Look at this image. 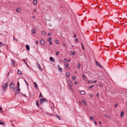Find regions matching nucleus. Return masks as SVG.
Returning <instances> with one entry per match:
<instances>
[{"label":"nucleus","instance_id":"obj_1","mask_svg":"<svg viewBox=\"0 0 127 127\" xmlns=\"http://www.w3.org/2000/svg\"><path fill=\"white\" fill-rule=\"evenodd\" d=\"M10 88L11 91L13 92L15 94L16 93V88L15 87L14 84L13 83H11L10 85Z\"/></svg>","mask_w":127,"mask_h":127},{"label":"nucleus","instance_id":"obj_2","mask_svg":"<svg viewBox=\"0 0 127 127\" xmlns=\"http://www.w3.org/2000/svg\"><path fill=\"white\" fill-rule=\"evenodd\" d=\"M20 87V85L19 83V81H18L17 82V91L16 92V94H18L20 92V89L19 88Z\"/></svg>","mask_w":127,"mask_h":127},{"label":"nucleus","instance_id":"obj_3","mask_svg":"<svg viewBox=\"0 0 127 127\" xmlns=\"http://www.w3.org/2000/svg\"><path fill=\"white\" fill-rule=\"evenodd\" d=\"M8 86V83L3 84H2V88L5 91H6V89Z\"/></svg>","mask_w":127,"mask_h":127},{"label":"nucleus","instance_id":"obj_4","mask_svg":"<svg viewBox=\"0 0 127 127\" xmlns=\"http://www.w3.org/2000/svg\"><path fill=\"white\" fill-rule=\"evenodd\" d=\"M69 86L70 89L72 92H73V90L71 87V86L72 84V82L71 81H70L69 82Z\"/></svg>","mask_w":127,"mask_h":127},{"label":"nucleus","instance_id":"obj_5","mask_svg":"<svg viewBox=\"0 0 127 127\" xmlns=\"http://www.w3.org/2000/svg\"><path fill=\"white\" fill-rule=\"evenodd\" d=\"M46 100V99L44 98H41L39 100V101L40 104H42L43 102L44 101H45Z\"/></svg>","mask_w":127,"mask_h":127},{"label":"nucleus","instance_id":"obj_6","mask_svg":"<svg viewBox=\"0 0 127 127\" xmlns=\"http://www.w3.org/2000/svg\"><path fill=\"white\" fill-rule=\"evenodd\" d=\"M57 68H58L59 70L61 72H62V69L60 66L59 65H58L57 66Z\"/></svg>","mask_w":127,"mask_h":127},{"label":"nucleus","instance_id":"obj_7","mask_svg":"<svg viewBox=\"0 0 127 127\" xmlns=\"http://www.w3.org/2000/svg\"><path fill=\"white\" fill-rule=\"evenodd\" d=\"M40 43L41 44L45 45V41L43 40H41L40 41Z\"/></svg>","mask_w":127,"mask_h":127},{"label":"nucleus","instance_id":"obj_8","mask_svg":"<svg viewBox=\"0 0 127 127\" xmlns=\"http://www.w3.org/2000/svg\"><path fill=\"white\" fill-rule=\"evenodd\" d=\"M37 67L41 71H42L43 70V68H42L40 66V65L38 63H37Z\"/></svg>","mask_w":127,"mask_h":127},{"label":"nucleus","instance_id":"obj_9","mask_svg":"<svg viewBox=\"0 0 127 127\" xmlns=\"http://www.w3.org/2000/svg\"><path fill=\"white\" fill-rule=\"evenodd\" d=\"M95 63L97 65L99 66L102 68L103 67H102L100 64L99 63L97 62V61L96 60H95Z\"/></svg>","mask_w":127,"mask_h":127},{"label":"nucleus","instance_id":"obj_10","mask_svg":"<svg viewBox=\"0 0 127 127\" xmlns=\"http://www.w3.org/2000/svg\"><path fill=\"white\" fill-rule=\"evenodd\" d=\"M11 62L12 63V66H14L15 64V63L14 62V61L13 59H11Z\"/></svg>","mask_w":127,"mask_h":127},{"label":"nucleus","instance_id":"obj_11","mask_svg":"<svg viewBox=\"0 0 127 127\" xmlns=\"http://www.w3.org/2000/svg\"><path fill=\"white\" fill-rule=\"evenodd\" d=\"M49 59L50 61H52L53 62H54L55 61V60L52 57H50Z\"/></svg>","mask_w":127,"mask_h":127},{"label":"nucleus","instance_id":"obj_12","mask_svg":"<svg viewBox=\"0 0 127 127\" xmlns=\"http://www.w3.org/2000/svg\"><path fill=\"white\" fill-rule=\"evenodd\" d=\"M35 28L32 29V32L33 34H35Z\"/></svg>","mask_w":127,"mask_h":127},{"label":"nucleus","instance_id":"obj_13","mask_svg":"<svg viewBox=\"0 0 127 127\" xmlns=\"http://www.w3.org/2000/svg\"><path fill=\"white\" fill-rule=\"evenodd\" d=\"M26 48L27 50H29L30 49V46L28 45H26Z\"/></svg>","mask_w":127,"mask_h":127},{"label":"nucleus","instance_id":"obj_14","mask_svg":"<svg viewBox=\"0 0 127 127\" xmlns=\"http://www.w3.org/2000/svg\"><path fill=\"white\" fill-rule=\"evenodd\" d=\"M104 115L106 118H108L109 119H111V117L110 116H107V115Z\"/></svg>","mask_w":127,"mask_h":127},{"label":"nucleus","instance_id":"obj_15","mask_svg":"<svg viewBox=\"0 0 127 127\" xmlns=\"http://www.w3.org/2000/svg\"><path fill=\"white\" fill-rule=\"evenodd\" d=\"M82 102H83L84 105H85L86 106L87 105V104L86 102V101L85 100H83L82 101Z\"/></svg>","mask_w":127,"mask_h":127},{"label":"nucleus","instance_id":"obj_16","mask_svg":"<svg viewBox=\"0 0 127 127\" xmlns=\"http://www.w3.org/2000/svg\"><path fill=\"white\" fill-rule=\"evenodd\" d=\"M21 9L20 8H18L16 10V11L18 12H20L21 10Z\"/></svg>","mask_w":127,"mask_h":127},{"label":"nucleus","instance_id":"obj_17","mask_svg":"<svg viewBox=\"0 0 127 127\" xmlns=\"http://www.w3.org/2000/svg\"><path fill=\"white\" fill-rule=\"evenodd\" d=\"M23 61H24V62H25V63L26 64L27 66L28 67H29V66L28 65V64L27 63V62L25 60V59H23Z\"/></svg>","mask_w":127,"mask_h":127},{"label":"nucleus","instance_id":"obj_18","mask_svg":"<svg viewBox=\"0 0 127 127\" xmlns=\"http://www.w3.org/2000/svg\"><path fill=\"white\" fill-rule=\"evenodd\" d=\"M69 72H67L66 73V75L67 77H69Z\"/></svg>","mask_w":127,"mask_h":127},{"label":"nucleus","instance_id":"obj_19","mask_svg":"<svg viewBox=\"0 0 127 127\" xmlns=\"http://www.w3.org/2000/svg\"><path fill=\"white\" fill-rule=\"evenodd\" d=\"M34 83L35 85L34 86L35 87V88L36 89H37L38 88L37 84L35 82H34Z\"/></svg>","mask_w":127,"mask_h":127},{"label":"nucleus","instance_id":"obj_20","mask_svg":"<svg viewBox=\"0 0 127 127\" xmlns=\"http://www.w3.org/2000/svg\"><path fill=\"white\" fill-rule=\"evenodd\" d=\"M37 1L36 0H34L33 1V4H35L36 5L37 3Z\"/></svg>","mask_w":127,"mask_h":127},{"label":"nucleus","instance_id":"obj_21","mask_svg":"<svg viewBox=\"0 0 127 127\" xmlns=\"http://www.w3.org/2000/svg\"><path fill=\"white\" fill-rule=\"evenodd\" d=\"M41 33L43 35H45L46 34V32L45 31H42Z\"/></svg>","mask_w":127,"mask_h":127},{"label":"nucleus","instance_id":"obj_22","mask_svg":"<svg viewBox=\"0 0 127 127\" xmlns=\"http://www.w3.org/2000/svg\"><path fill=\"white\" fill-rule=\"evenodd\" d=\"M55 115L59 119L61 120L60 117V116H58L57 114H55Z\"/></svg>","mask_w":127,"mask_h":127},{"label":"nucleus","instance_id":"obj_23","mask_svg":"<svg viewBox=\"0 0 127 127\" xmlns=\"http://www.w3.org/2000/svg\"><path fill=\"white\" fill-rule=\"evenodd\" d=\"M39 102L38 100H37L36 101V104L38 107L39 106V105L38 104Z\"/></svg>","mask_w":127,"mask_h":127},{"label":"nucleus","instance_id":"obj_24","mask_svg":"<svg viewBox=\"0 0 127 127\" xmlns=\"http://www.w3.org/2000/svg\"><path fill=\"white\" fill-rule=\"evenodd\" d=\"M80 93L81 94L83 95L85 94V92L83 91H81L80 92Z\"/></svg>","mask_w":127,"mask_h":127},{"label":"nucleus","instance_id":"obj_25","mask_svg":"<svg viewBox=\"0 0 127 127\" xmlns=\"http://www.w3.org/2000/svg\"><path fill=\"white\" fill-rule=\"evenodd\" d=\"M81 64L79 63H78V64L77 67L78 68H80V66H81Z\"/></svg>","mask_w":127,"mask_h":127},{"label":"nucleus","instance_id":"obj_26","mask_svg":"<svg viewBox=\"0 0 127 127\" xmlns=\"http://www.w3.org/2000/svg\"><path fill=\"white\" fill-rule=\"evenodd\" d=\"M124 112L123 111L122 112L121 114V117H122L124 115Z\"/></svg>","mask_w":127,"mask_h":127},{"label":"nucleus","instance_id":"obj_27","mask_svg":"<svg viewBox=\"0 0 127 127\" xmlns=\"http://www.w3.org/2000/svg\"><path fill=\"white\" fill-rule=\"evenodd\" d=\"M17 74H20L21 75V73L20 71L19 70V69H18V71L17 72Z\"/></svg>","mask_w":127,"mask_h":127},{"label":"nucleus","instance_id":"obj_28","mask_svg":"<svg viewBox=\"0 0 127 127\" xmlns=\"http://www.w3.org/2000/svg\"><path fill=\"white\" fill-rule=\"evenodd\" d=\"M88 83H93V80H88Z\"/></svg>","mask_w":127,"mask_h":127},{"label":"nucleus","instance_id":"obj_29","mask_svg":"<svg viewBox=\"0 0 127 127\" xmlns=\"http://www.w3.org/2000/svg\"><path fill=\"white\" fill-rule=\"evenodd\" d=\"M68 64H64V66L65 67H68Z\"/></svg>","mask_w":127,"mask_h":127},{"label":"nucleus","instance_id":"obj_30","mask_svg":"<svg viewBox=\"0 0 127 127\" xmlns=\"http://www.w3.org/2000/svg\"><path fill=\"white\" fill-rule=\"evenodd\" d=\"M82 77L84 79H86L87 78L85 76V75H82Z\"/></svg>","mask_w":127,"mask_h":127},{"label":"nucleus","instance_id":"obj_31","mask_svg":"<svg viewBox=\"0 0 127 127\" xmlns=\"http://www.w3.org/2000/svg\"><path fill=\"white\" fill-rule=\"evenodd\" d=\"M52 37L49 38L48 40H47V41H50L52 40Z\"/></svg>","mask_w":127,"mask_h":127},{"label":"nucleus","instance_id":"obj_32","mask_svg":"<svg viewBox=\"0 0 127 127\" xmlns=\"http://www.w3.org/2000/svg\"><path fill=\"white\" fill-rule=\"evenodd\" d=\"M40 95H39V97L40 98V97H43V95H42V94H41V93H40Z\"/></svg>","mask_w":127,"mask_h":127},{"label":"nucleus","instance_id":"obj_33","mask_svg":"<svg viewBox=\"0 0 127 127\" xmlns=\"http://www.w3.org/2000/svg\"><path fill=\"white\" fill-rule=\"evenodd\" d=\"M76 78V76H73L72 78L73 80H75Z\"/></svg>","mask_w":127,"mask_h":127},{"label":"nucleus","instance_id":"obj_34","mask_svg":"<svg viewBox=\"0 0 127 127\" xmlns=\"http://www.w3.org/2000/svg\"><path fill=\"white\" fill-rule=\"evenodd\" d=\"M94 87V85H92L91 86H90V87H89V89H91V88H92Z\"/></svg>","mask_w":127,"mask_h":127},{"label":"nucleus","instance_id":"obj_35","mask_svg":"<svg viewBox=\"0 0 127 127\" xmlns=\"http://www.w3.org/2000/svg\"><path fill=\"white\" fill-rule=\"evenodd\" d=\"M81 44L82 46V48H83V50H85V49L84 48V46H83V45L82 44V43H81Z\"/></svg>","mask_w":127,"mask_h":127},{"label":"nucleus","instance_id":"obj_36","mask_svg":"<svg viewBox=\"0 0 127 127\" xmlns=\"http://www.w3.org/2000/svg\"><path fill=\"white\" fill-rule=\"evenodd\" d=\"M55 43L57 44H58L59 43V41L58 40H55Z\"/></svg>","mask_w":127,"mask_h":127},{"label":"nucleus","instance_id":"obj_37","mask_svg":"<svg viewBox=\"0 0 127 127\" xmlns=\"http://www.w3.org/2000/svg\"><path fill=\"white\" fill-rule=\"evenodd\" d=\"M90 119L91 120H94V118L93 117H92L91 116H90Z\"/></svg>","mask_w":127,"mask_h":127},{"label":"nucleus","instance_id":"obj_38","mask_svg":"<svg viewBox=\"0 0 127 127\" xmlns=\"http://www.w3.org/2000/svg\"><path fill=\"white\" fill-rule=\"evenodd\" d=\"M67 60L66 59H65L64 60V63H66L67 62Z\"/></svg>","mask_w":127,"mask_h":127},{"label":"nucleus","instance_id":"obj_39","mask_svg":"<svg viewBox=\"0 0 127 127\" xmlns=\"http://www.w3.org/2000/svg\"><path fill=\"white\" fill-rule=\"evenodd\" d=\"M75 54V51H73V53H72L71 54L72 55H74Z\"/></svg>","mask_w":127,"mask_h":127},{"label":"nucleus","instance_id":"obj_40","mask_svg":"<svg viewBox=\"0 0 127 127\" xmlns=\"http://www.w3.org/2000/svg\"><path fill=\"white\" fill-rule=\"evenodd\" d=\"M4 124V122L2 123V122H0V124L1 125H3Z\"/></svg>","mask_w":127,"mask_h":127},{"label":"nucleus","instance_id":"obj_41","mask_svg":"<svg viewBox=\"0 0 127 127\" xmlns=\"http://www.w3.org/2000/svg\"><path fill=\"white\" fill-rule=\"evenodd\" d=\"M94 123H95V125H97V123H96V121L95 120H94Z\"/></svg>","mask_w":127,"mask_h":127},{"label":"nucleus","instance_id":"obj_42","mask_svg":"<svg viewBox=\"0 0 127 127\" xmlns=\"http://www.w3.org/2000/svg\"><path fill=\"white\" fill-rule=\"evenodd\" d=\"M90 75H91V76H92V75H94V76L96 75H94V74H92V73H91H91H90Z\"/></svg>","mask_w":127,"mask_h":127},{"label":"nucleus","instance_id":"obj_43","mask_svg":"<svg viewBox=\"0 0 127 127\" xmlns=\"http://www.w3.org/2000/svg\"><path fill=\"white\" fill-rule=\"evenodd\" d=\"M102 84H99V86L101 87H102Z\"/></svg>","mask_w":127,"mask_h":127},{"label":"nucleus","instance_id":"obj_44","mask_svg":"<svg viewBox=\"0 0 127 127\" xmlns=\"http://www.w3.org/2000/svg\"><path fill=\"white\" fill-rule=\"evenodd\" d=\"M38 41L37 40H36V42L37 45H38Z\"/></svg>","mask_w":127,"mask_h":127},{"label":"nucleus","instance_id":"obj_45","mask_svg":"<svg viewBox=\"0 0 127 127\" xmlns=\"http://www.w3.org/2000/svg\"><path fill=\"white\" fill-rule=\"evenodd\" d=\"M2 43L0 42V47H1V46H2Z\"/></svg>","mask_w":127,"mask_h":127},{"label":"nucleus","instance_id":"obj_46","mask_svg":"<svg viewBox=\"0 0 127 127\" xmlns=\"http://www.w3.org/2000/svg\"><path fill=\"white\" fill-rule=\"evenodd\" d=\"M59 52H57V53H56V55H59Z\"/></svg>","mask_w":127,"mask_h":127},{"label":"nucleus","instance_id":"obj_47","mask_svg":"<svg viewBox=\"0 0 127 127\" xmlns=\"http://www.w3.org/2000/svg\"><path fill=\"white\" fill-rule=\"evenodd\" d=\"M62 45L64 46V47L65 46V44L64 43H63L62 44Z\"/></svg>","mask_w":127,"mask_h":127},{"label":"nucleus","instance_id":"obj_48","mask_svg":"<svg viewBox=\"0 0 127 127\" xmlns=\"http://www.w3.org/2000/svg\"><path fill=\"white\" fill-rule=\"evenodd\" d=\"M50 42H49V44H50V45H51L52 44V41H50Z\"/></svg>","mask_w":127,"mask_h":127},{"label":"nucleus","instance_id":"obj_49","mask_svg":"<svg viewBox=\"0 0 127 127\" xmlns=\"http://www.w3.org/2000/svg\"><path fill=\"white\" fill-rule=\"evenodd\" d=\"M74 38H75L76 37V35L75 34H74Z\"/></svg>","mask_w":127,"mask_h":127},{"label":"nucleus","instance_id":"obj_50","mask_svg":"<svg viewBox=\"0 0 127 127\" xmlns=\"http://www.w3.org/2000/svg\"><path fill=\"white\" fill-rule=\"evenodd\" d=\"M79 104H80V105H81L82 104V102L81 101H79Z\"/></svg>","mask_w":127,"mask_h":127},{"label":"nucleus","instance_id":"obj_51","mask_svg":"<svg viewBox=\"0 0 127 127\" xmlns=\"http://www.w3.org/2000/svg\"><path fill=\"white\" fill-rule=\"evenodd\" d=\"M78 83V82L77 81H75V85H76Z\"/></svg>","mask_w":127,"mask_h":127},{"label":"nucleus","instance_id":"obj_52","mask_svg":"<svg viewBox=\"0 0 127 127\" xmlns=\"http://www.w3.org/2000/svg\"><path fill=\"white\" fill-rule=\"evenodd\" d=\"M75 41L77 42H78V39L76 38L75 39Z\"/></svg>","mask_w":127,"mask_h":127},{"label":"nucleus","instance_id":"obj_53","mask_svg":"<svg viewBox=\"0 0 127 127\" xmlns=\"http://www.w3.org/2000/svg\"><path fill=\"white\" fill-rule=\"evenodd\" d=\"M51 33H48V35H51Z\"/></svg>","mask_w":127,"mask_h":127},{"label":"nucleus","instance_id":"obj_54","mask_svg":"<svg viewBox=\"0 0 127 127\" xmlns=\"http://www.w3.org/2000/svg\"><path fill=\"white\" fill-rule=\"evenodd\" d=\"M24 81L25 82H26V84L27 85H28V84L27 83V81H26L25 80Z\"/></svg>","mask_w":127,"mask_h":127},{"label":"nucleus","instance_id":"obj_55","mask_svg":"<svg viewBox=\"0 0 127 127\" xmlns=\"http://www.w3.org/2000/svg\"><path fill=\"white\" fill-rule=\"evenodd\" d=\"M2 46H4V45L5 46V47H6V44H3V43H2Z\"/></svg>","mask_w":127,"mask_h":127},{"label":"nucleus","instance_id":"obj_56","mask_svg":"<svg viewBox=\"0 0 127 127\" xmlns=\"http://www.w3.org/2000/svg\"><path fill=\"white\" fill-rule=\"evenodd\" d=\"M36 10H37L36 9H34V12H36Z\"/></svg>","mask_w":127,"mask_h":127},{"label":"nucleus","instance_id":"obj_57","mask_svg":"<svg viewBox=\"0 0 127 127\" xmlns=\"http://www.w3.org/2000/svg\"><path fill=\"white\" fill-rule=\"evenodd\" d=\"M96 81H97L96 80H95L94 81H93V83H96Z\"/></svg>","mask_w":127,"mask_h":127},{"label":"nucleus","instance_id":"obj_58","mask_svg":"<svg viewBox=\"0 0 127 127\" xmlns=\"http://www.w3.org/2000/svg\"><path fill=\"white\" fill-rule=\"evenodd\" d=\"M118 105V104H116L115 105V106L116 107H117Z\"/></svg>","mask_w":127,"mask_h":127},{"label":"nucleus","instance_id":"obj_59","mask_svg":"<svg viewBox=\"0 0 127 127\" xmlns=\"http://www.w3.org/2000/svg\"><path fill=\"white\" fill-rule=\"evenodd\" d=\"M99 124L100 125H101V122H100V121H99Z\"/></svg>","mask_w":127,"mask_h":127},{"label":"nucleus","instance_id":"obj_60","mask_svg":"<svg viewBox=\"0 0 127 127\" xmlns=\"http://www.w3.org/2000/svg\"><path fill=\"white\" fill-rule=\"evenodd\" d=\"M24 96L26 97H27V96H26V95L25 94H24L23 95Z\"/></svg>","mask_w":127,"mask_h":127},{"label":"nucleus","instance_id":"obj_61","mask_svg":"<svg viewBox=\"0 0 127 127\" xmlns=\"http://www.w3.org/2000/svg\"><path fill=\"white\" fill-rule=\"evenodd\" d=\"M35 16H33V17H32V18H35Z\"/></svg>","mask_w":127,"mask_h":127},{"label":"nucleus","instance_id":"obj_62","mask_svg":"<svg viewBox=\"0 0 127 127\" xmlns=\"http://www.w3.org/2000/svg\"><path fill=\"white\" fill-rule=\"evenodd\" d=\"M13 39H14L16 41H17V40L15 39L14 38H13Z\"/></svg>","mask_w":127,"mask_h":127},{"label":"nucleus","instance_id":"obj_63","mask_svg":"<svg viewBox=\"0 0 127 127\" xmlns=\"http://www.w3.org/2000/svg\"><path fill=\"white\" fill-rule=\"evenodd\" d=\"M99 94H97V96L98 97L99 96Z\"/></svg>","mask_w":127,"mask_h":127},{"label":"nucleus","instance_id":"obj_64","mask_svg":"<svg viewBox=\"0 0 127 127\" xmlns=\"http://www.w3.org/2000/svg\"><path fill=\"white\" fill-rule=\"evenodd\" d=\"M90 96L91 97H92V96H93L92 95H90Z\"/></svg>","mask_w":127,"mask_h":127}]
</instances>
